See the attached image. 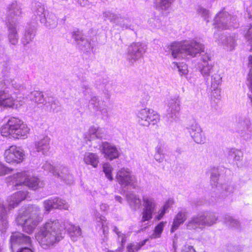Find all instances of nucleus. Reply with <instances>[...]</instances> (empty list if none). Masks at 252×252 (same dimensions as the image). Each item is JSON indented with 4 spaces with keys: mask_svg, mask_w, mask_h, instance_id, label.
Segmentation results:
<instances>
[{
    "mask_svg": "<svg viewBox=\"0 0 252 252\" xmlns=\"http://www.w3.org/2000/svg\"><path fill=\"white\" fill-rule=\"evenodd\" d=\"M30 129L26 124L20 119L10 118L7 123L0 128L1 134L3 136H11L14 138H25L29 132Z\"/></svg>",
    "mask_w": 252,
    "mask_h": 252,
    "instance_id": "20e7f679",
    "label": "nucleus"
},
{
    "mask_svg": "<svg viewBox=\"0 0 252 252\" xmlns=\"http://www.w3.org/2000/svg\"><path fill=\"white\" fill-rule=\"evenodd\" d=\"M17 252H33V251L31 248L25 247L20 248Z\"/></svg>",
    "mask_w": 252,
    "mask_h": 252,
    "instance_id": "774afa93",
    "label": "nucleus"
},
{
    "mask_svg": "<svg viewBox=\"0 0 252 252\" xmlns=\"http://www.w3.org/2000/svg\"><path fill=\"white\" fill-rule=\"evenodd\" d=\"M28 194L27 191L20 190L10 196L7 199L8 209L11 210L16 207L22 201L26 198Z\"/></svg>",
    "mask_w": 252,
    "mask_h": 252,
    "instance_id": "bb28decb",
    "label": "nucleus"
},
{
    "mask_svg": "<svg viewBox=\"0 0 252 252\" xmlns=\"http://www.w3.org/2000/svg\"><path fill=\"white\" fill-rule=\"evenodd\" d=\"M35 26L32 24L31 26L26 28L21 39V43L24 47L33 40L36 32Z\"/></svg>",
    "mask_w": 252,
    "mask_h": 252,
    "instance_id": "c756f323",
    "label": "nucleus"
},
{
    "mask_svg": "<svg viewBox=\"0 0 252 252\" xmlns=\"http://www.w3.org/2000/svg\"><path fill=\"white\" fill-rule=\"evenodd\" d=\"M245 37L250 45L251 48V50H252V24H251L250 27L245 34Z\"/></svg>",
    "mask_w": 252,
    "mask_h": 252,
    "instance_id": "6e6d98bb",
    "label": "nucleus"
},
{
    "mask_svg": "<svg viewBox=\"0 0 252 252\" xmlns=\"http://www.w3.org/2000/svg\"><path fill=\"white\" fill-rule=\"evenodd\" d=\"M103 172H104L106 177L110 181H112L113 180V177L112 176L111 173L113 168L111 165L108 163H104L103 164Z\"/></svg>",
    "mask_w": 252,
    "mask_h": 252,
    "instance_id": "8fccbe9b",
    "label": "nucleus"
},
{
    "mask_svg": "<svg viewBox=\"0 0 252 252\" xmlns=\"http://www.w3.org/2000/svg\"><path fill=\"white\" fill-rule=\"evenodd\" d=\"M189 212L185 208H181L176 215L171 228V232L178 229L179 226L183 224L187 219Z\"/></svg>",
    "mask_w": 252,
    "mask_h": 252,
    "instance_id": "7c9ffc66",
    "label": "nucleus"
},
{
    "mask_svg": "<svg viewBox=\"0 0 252 252\" xmlns=\"http://www.w3.org/2000/svg\"><path fill=\"white\" fill-rule=\"evenodd\" d=\"M105 131L104 128L94 126H91L89 130L90 140H93L95 139H101L105 135Z\"/></svg>",
    "mask_w": 252,
    "mask_h": 252,
    "instance_id": "f704fd0d",
    "label": "nucleus"
},
{
    "mask_svg": "<svg viewBox=\"0 0 252 252\" xmlns=\"http://www.w3.org/2000/svg\"><path fill=\"white\" fill-rule=\"evenodd\" d=\"M2 77L3 80L0 81V82H2V83H5L6 87V90H7V85L8 84H11V86L15 88L18 89L20 87L19 85L16 83V82L14 80V79H12L11 77V71H8L7 69H5L2 70Z\"/></svg>",
    "mask_w": 252,
    "mask_h": 252,
    "instance_id": "58836bf2",
    "label": "nucleus"
},
{
    "mask_svg": "<svg viewBox=\"0 0 252 252\" xmlns=\"http://www.w3.org/2000/svg\"><path fill=\"white\" fill-rule=\"evenodd\" d=\"M42 168H43L44 170L51 172L54 175V173L58 171L59 167H55L52 165H51L50 163L46 161L43 164Z\"/></svg>",
    "mask_w": 252,
    "mask_h": 252,
    "instance_id": "603ef678",
    "label": "nucleus"
},
{
    "mask_svg": "<svg viewBox=\"0 0 252 252\" xmlns=\"http://www.w3.org/2000/svg\"><path fill=\"white\" fill-rule=\"evenodd\" d=\"M198 13L204 19V20H206L207 23L209 22V12L208 10L203 8L199 7L198 9Z\"/></svg>",
    "mask_w": 252,
    "mask_h": 252,
    "instance_id": "5fc2aeb1",
    "label": "nucleus"
},
{
    "mask_svg": "<svg viewBox=\"0 0 252 252\" xmlns=\"http://www.w3.org/2000/svg\"><path fill=\"white\" fill-rule=\"evenodd\" d=\"M44 210L48 213L52 209H59L68 210V204L58 197H52L43 202Z\"/></svg>",
    "mask_w": 252,
    "mask_h": 252,
    "instance_id": "dca6fc26",
    "label": "nucleus"
},
{
    "mask_svg": "<svg viewBox=\"0 0 252 252\" xmlns=\"http://www.w3.org/2000/svg\"><path fill=\"white\" fill-rule=\"evenodd\" d=\"M4 159L6 162L16 164L22 162L25 158L24 150L20 147L12 145L4 152Z\"/></svg>",
    "mask_w": 252,
    "mask_h": 252,
    "instance_id": "2eb2a0df",
    "label": "nucleus"
},
{
    "mask_svg": "<svg viewBox=\"0 0 252 252\" xmlns=\"http://www.w3.org/2000/svg\"><path fill=\"white\" fill-rule=\"evenodd\" d=\"M192 139L197 144H202L205 142L206 137L200 125L194 123L187 127Z\"/></svg>",
    "mask_w": 252,
    "mask_h": 252,
    "instance_id": "f3484780",
    "label": "nucleus"
},
{
    "mask_svg": "<svg viewBox=\"0 0 252 252\" xmlns=\"http://www.w3.org/2000/svg\"><path fill=\"white\" fill-rule=\"evenodd\" d=\"M65 229L73 241H77L81 235V230L78 226L68 223L62 226L58 220L51 219L40 227L35 237L43 249H48L63 238Z\"/></svg>",
    "mask_w": 252,
    "mask_h": 252,
    "instance_id": "f257e3e1",
    "label": "nucleus"
},
{
    "mask_svg": "<svg viewBox=\"0 0 252 252\" xmlns=\"http://www.w3.org/2000/svg\"><path fill=\"white\" fill-rule=\"evenodd\" d=\"M47 107L50 106V111L53 113H58L62 110L61 104L56 98L50 96L47 97Z\"/></svg>",
    "mask_w": 252,
    "mask_h": 252,
    "instance_id": "e433bc0d",
    "label": "nucleus"
},
{
    "mask_svg": "<svg viewBox=\"0 0 252 252\" xmlns=\"http://www.w3.org/2000/svg\"><path fill=\"white\" fill-rule=\"evenodd\" d=\"M172 56L175 58H185L187 56L194 57L198 54L201 56L202 63L198 68L203 77H208L213 70V65L209 63L210 55L205 52L203 44L194 40L172 43L168 47Z\"/></svg>",
    "mask_w": 252,
    "mask_h": 252,
    "instance_id": "f03ea898",
    "label": "nucleus"
},
{
    "mask_svg": "<svg viewBox=\"0 0 252 252\" xmlns=\"http://www.w3.org/2000/svg\"><path fill=\"white\" fill-rule=\"evenodd\" d=\"M210 182L213 188H216L214 190L219 196L222 198H224L229 194L232 193L234 190L233 186L226 184H219L218 180L220 176L219 169L216 167H213L210 169Z\"/></svg>",
    "mask_w": 252,
    "mask_h": 252,
    "instance_id": "6e6552de",
    "label": "nucleus"
},
{
    "mask_svg": "<svg viewBox=\"0 0 252 252\" xmlns=\"http://www.w3.org/2000/svg\"><path fill=\"white\" fill-rule=\"evenodd\" d=\"M136 116L138 124L145 126H149L151 124L155 125L160 120V116L156 112L147 108L138 111Z\"/></svg>",
    "mask_w": 252,
    "mask_h": 252,
    "instance_id": "1a4fd4ad",
    "label": "nucleus"
},
{
    "mask_svg": "<svg viewBox=\"0 0 252 252\" xmlns=\"http://www.w3.org/2000/svg\"><path fill=\"white\" fill-rule=\"evenodd\" d=\"M115 26L119 27L121 30H130L134 31L136 24L133 23L132 19L127 14H119Z\"/></svg>",
    "mask_w": 252,
    "mask_h": 252,
    "instance_id": "5701e85b",
    "label": "nucleus"
},
{
    "mask_svg": "<svg viewBox=\"0 0 252 252\" xmlns=\"http://www.w3.org/2000/svg\"><path fill=\"white\" fill-rule=\"evenodd\" d=\"M126 199L130 209L132 211H136L142 204V200L135 193H127L126 195Z\"/></svg>",
    "mask_w": 252,
    "mask_h": 252,
    "instance_id": "473e14b6",
    "label": "nucleus"
},
{
    "mask_svg": "<svg viewBox=\"0 0 252 252\" xmlns=\"http://www.w3.org/2000/svg\"><path fill=\"white\" fill-rule=\"evenodd\" d=\"M9 226L8 216L3 201H0V232L4 233Z\"/></svg>",
    "mask_w": 252,
    "mask_h": 252,
    "instance_id": "c85d7f7f",
    "label": "nucleus"
},
{
    "mask_svg": "<svg viewBox=\"0 0 252 252\" xmlns=\"http://www.w3.org/2000/svg\"><path fill=\"white\" fill-rule=\"evenodd\" d=\"M174 64L178 68V71L181 75L186 74L187 73V72H188L187 66L186 64H182V65L181 64L179 65L177 63H174Z\"/></svg>",
    "mask_w": 252,
    "mask_h": 252,
    "instance_id": "4d7b16f0",
    "label": "nucleus"
},
{
    "mask_svg": "<svg viewBox=\"0 0 252 252\" xmlns=\"http://www.w3.org/2000/svg\"><path fill=\"white\" fill-rule=\"evenodd\" d=\"M224 222L226 224L234 228H238L240 226L239 221L229 215L224 216Z\"/></svg>",
    "mask_w": 252,
    "mask_h": 252,
    "instance_id": "de8ad7c7",
    "label": "nucleus"
},
{
    "mask_svg": "<svg viewBox=\"0 0 252 252\" xmlns=\"http://www.w3.org/2000/svg\"><path fill=\"white\" fill-rule=\"evenodd\" d=\"M235 131L238 134L246 141H250L252 138V127L249 118H239L235 125Z\"/></svg>",
    "mask_w": 252,
    "mask_h": 252,
    "instance_id": "4468645a",
    "label": "nucleus"
},
{
    "mask_svg": "<svg viewBox=\"0 0 252 252\" xmlns=\"http://www.w3.org/2000/svg\"><path fill=\"white\" fill-rule=\"evenodd\" d=\"M83 160L86 164L96 168L99 163V158L96 154L88 152L85 154Z\"/></svg>",
    "mask_w": 252,
    "mask_h": 252,
    "instance_id": "c9c22d12",
    "label": "nucleus"
},
{
    "mask_svg": "<svg viewBox=\"0 0 252 252\" xmlns=\"http://www.w3.org/2000/svg\"><path fill=\"white\" fill-rule=\"evenodd\" d=\"M181 102L179 96L171 97L167 100L166 118L168 123H171L178 120L181 110Z\"/></svg>",
    "mask_w": 252,
    "mask_h": 252,
    "instance_id": "9b49d317",
    "label": "nucleus"
},
{
    "mask_svg": "<svg viewBox=\"0 0 252 252\" xmlns=\"http://www.w3.org/2000/svg\"><path fill=\"white\" fill-rule=\"evenodd\" d=\"M78 91L80 93L83 94L84 96L90 95L92 93V90L87 81H81Z\"/></svg>",
    "mask_w": 252,
    "mask_h": 252,
    "instance_id": "79ce46f5",
    "label": "nucleus"
},
{
    "mask_svg": "<svg viewBox=\"0 0 252 252\" xmlns=\"http://www.w3.org/2000/svg\"><path fill=\"white\" fill-rule=\"evenodd\" d=\"M214 25L219 30H231L239 27L237 17L225 11H221L216 14Z\"/></svg>",
    "mask_w": 252,
    "mask_h": 252,
    "instance_id": "0eeeda50",
    "label": "nucleus"
},
{
    "mask_svg": "<svg viewBox=\"0 0 252 252\" xmlns=\"http://www.w3.org/2000/svg\"><path fill=\"white\" fill-rule=\"evenodd\" d=\"M117 235H118L119 239H121V242L122 244L125 243L126 241V235L124 233H122L121 231H119Z\"/></svg>",
    "mask_w": 252,
    "mask_h": 252,
    "instance_id": "0e129e2a",
    "label": "nucleus"
},
{
    "mask_svg": "<svg viewBox=\"0 0 252 252\" xmlns=\"http://www.w3.org/2000/svg\"><path fill=\"white\" fill-rule=\"evenodd\" d=\"M5 86V83L0 82V106L12 107L14 104V100L9 94Z\"/></svg>",
    "mask_w": 252,
    "mask_h": 252,
    "instance_id": "b1692460",
    "label": "nucleus"
},
{
    "mask_svg": "<svg viewBox=\"0 0 252 252\" xmlns=\"http://www.w3.org/2000/svg\"><path fill=\"white\" fill-rule=\"evenodd\" d=\"M164 158V154H155L154 155V158L159 163L162 162L163 161Z\"/></svg>",
    "mask_w": 252,
    "mask_h": 252,
    "instance_id": "e2e57ef3",
    "label": "nucleus"
},
{
    "mask_svg": "<svg viewBox=\"0 0 252 252\" xmlns=\"http://www.w3.org/2000/svg\"><path fill=\"white\" fill-rule=\"evenodd\" d=\"M95 228L98 232L102 231L105 235L108 233L106 220L105 218L99 214L95 216Z\"/></svg>",
    "mask_w": 252,
    "mask_h": 252,
    "instance_id": "72a5a7b5",
    "label": "nucleus"
},
{
    "mask_svg": "<svg viewBox=\"0 0 252 252\" xmlns=\"http://www.w3.org/2000/svg\"><path fill=\"white\" fill-rule=\"evenodd\" d=\"M30 97L32 101L36 103L47 104V97H44L42 92L34 91L31 92Z\"/></svg>",
    "mask_w": 252,
    "mask_h": 252,
    "instance_id": "ea45409f",
    "label": "nucleus"
},
{
    "mask_svg": "<svg viewBox=\"0 0 252 252\" xmlns=\"http://www.w3.org/2000/svg\"><path fill=\"white\" fill-rule=\"evenodd\" d=\"M118 16L119 14H115L110 11H105L102 14L103 19L104 21H109L111 23L114 24L115 25Z\"/></svg>",
    "mask_w": 252,
    "mask_h": 252,
    "instance_id": "a18cd8bd",
    "label": "nucleus"
},
{
    "mask_svg": "<svg viewBox=\"0 0 252 252\" xmlns=\"http://www.w3.org/2000/svg\"><path fill=\"white\" fill-rule=\"evenodd\" d=\"M146 49V46L142 43H132L127 48L126 61L128 64L133 65L137 61L143 57Z\"/></svg>",
    "mask_w": 252,
    "mask_h": 252,
    "instance_id": "f8f14e48",
    "label": "nucleus"
},
{
    "mask_svg": "<svg viewBox=\"0 0 252 252\" xmlns=\"http://www.w3.org/2000/svg\"><path fill=\"white\" fill-rule=\"evenodd\" d=\"M28 210L31 212L29 216H27L24 213H19L16 218V221L18 225L22 226L24 232L31 234L39 222L41 221L42 218L39 215L40 209L39 206L33 205L30 206Z\"/></svg>",
    "mask_w": 252,
    "mask_h": 252,
    "instance_id": "7ed1b4c3",
    "label": "nucleus"
},
{
    "mask_svg": "<svg viewBox=\"0 0 252 252\" xmlns=\"http://www.w3.org/2000/svg\"><path fill=\"white\" fill-rule=\"evenodd\" d=\"M32 12L33 15L31 20V24L36 25L37 21L44 22L45 21V8L43 5L39 2H35L32 6Z\"/></svg>",
    "mask_w": 252,
    "mask_h": 252,
    "instance_id": "412c9836",
    "label": "nucleus"
},
{
    "mask_svg": "<svg viewBox=\"0 0 252 252\" xmlns=\"http://www.w3.org/2000/svg\"><path fill=\"white\" fill-rule=\"evenodd\" d=\"M141 246L139 244H129L127 246V252H135L138 251L140 248Z\"/></svg>",
    "mask_w": 252,
    "mask_h": 252,
    "instance_id": "bf43d9fd",
    "label": "nucleus"
},
{
    "mask_svg": "<svg viewBox=\"0 0 252 252\" xmlns=\"http://www.w3.org/2000/svg\"><path fill=\"white\" fill-rule=\"evenodd\" d=\"M148 22L149 25L153 29L159 28L161 26L160 21L158 18H151Z\"/></svg>",
    "mask_w": 252,
    "mask_h": 252,
    "instance_id": "864d4df0",
    "label": "nucleus"
},
{
    "mask_svg": "<svg viewBox=\"0 0 252 252\" xmlns=\"http://www.w3.org/2000/svg\"><path fill=\"white\" fill-rule=\"evenodd\" d=\"M71 37L75 41V43L78 44L79 41H80L81 40L85 37V36L83 35L82 32L77 30L72 32Z\"/></svg>",
    "mask_w": 252,
    "mask_h": 252,
    "instance_id": "3c124183",
    "label": "nucleus"
},
{
    "mask_svg": "<svg viewBox=\"0 0 252 252\" xmlns=\"http://www.w3.org/2000/svg\"><path fill=\"white\" fill-rule=\"evenodd\" d=\"M174 0H157V7L162 10L168 9Z\"/></svg>",
    "mask_w": 252,
    "mask_h": 252,
    "instance_id": "49530a36",
    "label": "nucleus"
},
{
    "mask_svg": "<svg viewBox=\"0 0 252 252\" xmlns=\"http://www.w3.org/2000/svg\"><path fill=\"white\" fill-rule=\"evenodd\" d=\"M166 222H160L155 228L154 233L150 236L151 239H156L160 237Z\"/></svg>",
    "mask_w": 252,
    "mask_h": 252,
    "instance_id": "c03bdc74",
    "label": "nucleus"
},
{
    "mask_svg": "<svg viewBox=\"0 0 252 252\" xmlns=\"http://www.w3.org/2000/svg\"><path fill=\"white\" fill-rule=\"evenodd\" d=\"M22 9L16 2H13L7 7L6 23H17L16 21L21 17Z\"/></svg>",
    "mask_w": 252,
    "mask_h": 252,
    "instance_id": "6ab92c4d",
    "label": "nucleus"
},
{
    "mask_svg": "<svg viewBox=\"0 0 252 252\" xmlns=\"http://www.w3.org/2000/svg\"><path fill=\"white\" fill-rule=\"evenodd\" d=\"M7 29V39L12 45H16L19 41V34L17 23H6Z\"/></svg>",
    "mask_w": 252,
    "mask_h": 252,
    "instance_id": "a878e982",
    "label": "nucleus"
},
{
    "mask_svg": "<svg viewBox=\"0 0 252 252\" xmlns=\"http://www.w3.org/2000/svg\"><path fill=\"white\" fill-rule=\"evenodd\" d=\"M221 79L220 75L217 73H215L211 76V88L214 91L220 92L218 87L221 84Z\"/></svg>",
    "mask_w": 252,
    "mask_h": 252,
    "instance_id": "37998d69",
    "label": "nucleus"
},
{
    "mask_svg": "<svg viewBox=\"0 0 252 252\" xmlns=\"http://www.w3.org/2000/svg\"><path fill=\"white\" fill-rule=\"evenodd\" d=\"M100 149L104 157L110 160L117 158L119 156V152L117 147L108 142H102Z\"/></svg>",
    "mask_w": 252,
    "mask_h": 252,
    "instance_id": "aec40b11",
    "label": "nucleus"
},
{
    "mask_svg": "<svg viewBox=\"0 0 252 252\" xmlns=\"http://www.w3.org/2000/svg\"><path fill=\"white\" fill-rule=\"evenodd\" d=\"M218 216L214 212H204L193 216L188 220L186 226L189 230L203 229L205 226H211L216 224Z\"/></svg>",
    "mask_w": 252,
    "mask_h": 252,
    "instance_id": "39448f33",
    "label": "nucleus"
},
{
    "mask_svg": "<svg viewBox=\"0 0 252 252\" xmlns=\"http://www.w3.org/2000/svg\"><path fill=\"white\" fill-rule=\"evenodd\" d=\"M228 158L234 161H240L243 158V153L241 150L235 148L228 149Z\"/></svg>",
    "mask_w": 252,
    "mask_h": 252,
    "instance_id": "a19ab883",
    "label": "nucleus"
},
{
    "mask_svg": "<svg viewBox=\"0 0 252 252\" xmlns=\"http://www.w3.org/2000/svg\"><path fill=\"white\" fill-rule=\"evenodd\" d=\"M78 3L81 6L90 5V2L89 0H78Z\"/></svg>",
    "mask_w": 252,
    "mask_h": 252,
    "instance_id": "338daca9",
    "label": "nucleus"
},
{
    "mask_svg": "<svg viewBox=\"0 0 252 252\" xmlns=\"http://www.w3.org/2000/svg\"><path fill=\"white\" fill-rule=\"evenodd\" d=\"M219 34L217 33H215V37L218 39V43L223 45L227 50H233L236 44V42L237 36L235 33H232L228 35L221 34L218 38Z\"/></svg>",
    "mask_w": 252,
    "mask_h": 252,
    "instance_id": "4be33fe9",
    "label": "nucleus"
},
{
    "mask_svg": "<svg viewBox=\"0 0 252 252\" xmlns=\"http://www.w3.org/2000/svg\"><path fill=\"white\" fill-rule=\"evenodd\" d=\"M168 206L167 205H164L162 208L159 211L158 214L156 217L157 220H160L166 213V210L168 209Z\"/></svg>",
    "mask_w": 252,
    "mask_h": 252,
    "instance_id": "052dcab7",
    "label": "nucleus"
},
{
    "mask_svg": "<svg viewBox=\"0 0 252 252\" xmlns=\"http://www.w3.org/2000/svg\"><path fill=\"white\" fill-rule=\"evenodd\" d=\"M50 138L48 136H44L34 143L35 148L37 152H41L46 155L50 149Z\"/></svg>",
    "mask_w": 252,
    "mask_h": 252,
    "instance_id": "2f4dec72",
    "label": "nucleus"
},
{
    "mask_svg": "<svg viewBox=\"0 0 252 252\" xmlns=\"http://www.w3.org/2000/svg\"><path fill=\"white\" fill-rule=\"evenodd\" d=\"M54 176L60 178L65 184L71 185L74 182V177L68 168L63 165L59 166L58 171L54 173Z\"/></svg>",
    "mask_w": 252,
    "mask_h": 252,
    "instance_id": "cd10ccee",
    "label": "nucleus"
},
{
    "mask_svg": "<svg viewBox=\"0 0 252 252\" xmlns=\"http://www.w3.org/2000/svg\"><path fill=\"white\" fill-rule=\"evenodd\" d=\"M12 169L6 167L2 163L0 162V177L5 175L7 174L10 173Z\"/></svg>",
    "mask_w": 252,
    "mask_h": 252,
    "instance_id": "13d9d810",
    "label": "nucleus"
},
{
    "mask_svg": "<svg viewBox=\"0 0 252 252\" xmlns=\"http://www.w3.org/2000/svg\"><path fill=\"white\" fill-rule=\"evenodd\" d=\"M77 45L81 50L84 51H87L91 48V43L85 36L80 41H79Z\"/></svg>",
    "mask_w": 252,
    "mask_h": 252,
    "instance_id": "09e8293b",
    "label": "nucleus"
},
{
    "mask_svg": "<svg viewBox=\"0 0 252 252\" xmlns=\"http://www.w3.org/2000/svg\"><path fill=\"white\" fill-rule=\"evenodd\" d=\"M142 205L143 208L141 222H144L150 220L157 212V202L153 197L144 195L142 197Z\"/></svg>",
    "mask_w": 252,
    "mask_h": 252,
    "instance_id": "9d476101",
    "label": "nucleus"
},
{
    "mask_svg": "<svg viewBox=\"0 0 252 252\" xmlns=\"http://www.w3.org/2000/svg\"><path fill=\"white\" fill-rule=\"evenodd\" d=\"M116 179L119 184L123 188L130 186L134 189H136L138 186L135 176L131 174L128 168H122L116 175Z\"/></svg>",
    "mask_w": 252,
    "mask_h": 252,
    "instance_id": "ddd939ff",
    "label": "nucleus"
},
{
    "mask_svg": "<svg viewBox=\"0 0 252 252\" xmlns=\"http://www.w3.org/2000/svg\"><path fill=\"white\" fill-rule=\"evenodd\" d=\"M90 103L94 109L100 112L102 118L108 117V108L106 102L99 100L97 97L94 96L91 98Z\"/></svg>",
    "mask_w": 252,
    "mask_h": 252,
    "instance_id": "393cba45",
    "label": "nucleus"
},
{
    "mask_svg": "<svg viewBox=\"0 0 252 252\" xmlns=\"http://www.w3.org/2000/svg\"><path fill=\"white\" fill-rule=\"evenodd\" d=\"M181 252H196L192 246L185 245L183 247Z\"/></svg>",
    "mask_w": 252,
    "mask_h": 252,
    "instance_id": "680f3d73",
    "label": "nucleus"
},
{
    "mask_svg": "<svg viewBox=\"0 0 252 252\" xmlns=\"http://www.w3.org/2000/svg\"><path fill=\"white\" fill-rule=\"evenodd\" d=\"M10 248L12 252L17 246L26 245L31 246L32 240L30 236L25 235L20 232L12 233L10 239Z\"/></svg>",
    "mask_w": 252,
    "mask_h": 252,
    "instance_id": "a211bd4d",
    "label": "nucleus"
},
{
    "mask_svg": "<svg viewBox=\"0 0 252 252\" xmlns=\"http://www.w3.org/2000/svg\"><path fill=\"white\" fill-rule=\"evenodd\" d=\"M41 23L44 24V26L49 29H53L58 25V19L54 13L48 12L45 16V21Z\"/></svg>",
    "mask_w": 252,
    "mask_h": 252,
    "instance_id": "4c0bfd02",
    "label": "nucleus"
},
{
    "mask_svg": "<svg viewBox=\"0 0 252 252\" xmlns=\"http://www.w3.org/2000/svg\"><path fill=\"white\" fill-rule=\"evenodd\" d=\"M12 184L16 187L24 185L29 188L36 190L43 186L42 182L34 176H31L28 171H23L13 175L9 178Z\"/></svg>",
    "mask_w": 252,
    "mask_h": 252,
    "instance_id": "423d86ee",
    "label": "nucleus"
},
{
    "mask_svg": "<svg viewBox=\"0 0 252 252\" xmlns=\"http://www.w3.org/2000/svg\"><path fill=\"white\" fill-rule=\"evenodd\" d=\"M155 154H163V147L161 144L158 145L155 148Z\"/></svg>",
    "mask_w": 252,
    "mask_h": 252,
    "instance_id": "69168bd1",
    "label": "nucleus"
}]
</instances>
